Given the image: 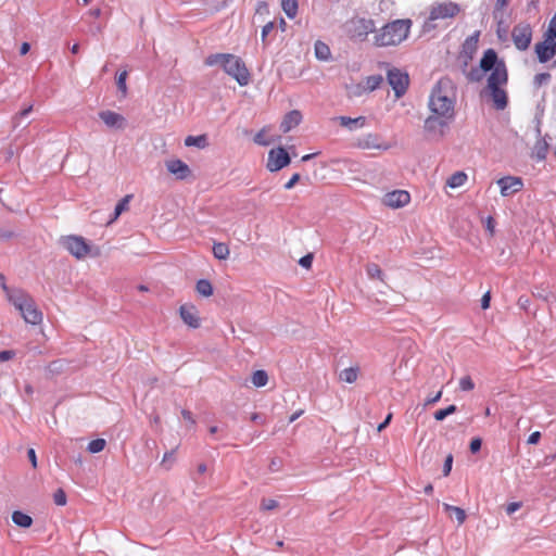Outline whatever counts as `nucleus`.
Segmentation results:
<instances>
[{
    "mask_svg": "<svg viewBox=\"0 0 556 556\" xmlns=\"http://www.w3.org/2000/svg\"><path fill=\"white\" fill-rule=\"evenodd\" d=\"M452 91L453 81L448 77H443L435 84L428 103L433 115L453 119L455 100Z\"/></svg>",
    "mask_w": 556,
    "mask_h": 556,
    "instance_id": "nucleus-1",
    "label": "nucleus"
},
{
    "mask_svg": "<svg viewBox=\"0 0 556 556\" xmlns=\"http://www.w3.org/2000/svg\"><path fill=\"white\" fill-rule=\"evenodd\" d=\"M206 66H220L223 71L232 77L240 86H247L250 81V72L245 63L238 55L231 53H212L204 60Z\"/></svg>",
    "mask_w": 556,
    "mask_h": 556,
    "instance_id": "nucleus-2",
    "label": "nucleus"
},
{
    "mask_svg": "<svg viewBox=\"0 0 556 556\" xmlns=\"http://www.w3.org/2000/svg\"><path fill=\"white\" fill-rule=\"evenodd\" d=\"M409 18L395 20L386 24L374 37L377 47L397 46L403 42L412 27Z\"/></svg>",
    "mask_w": 556,
    "mask_h": 556,
    "instance_id": "nucleus-3",
    "label": "nucleus"
},
{
    "mask_svg": "<svg viewBox=\"0 0 556 556\" xmlns=\"http://www.w3.org/2000/svg\"><path fill=\"white\" fill-rule=\"evenodd\" d=\"M9 302L21 313L24 320L31 325L42 321V313L37 307L34 299L21 289L9 293Z\"/></svg>",
    "mask_w": 556,
    "mask_h": 556,
    "instance_id": "nucleus-4",
    "label": "nucleus"
},
{
    "mask_svg": "<svg viewBox=\"0 0 556 556\" xmlns=\"http://www.w3.org/2000/svg\"><path fill=\"white\" fill-rule=\"evenodd\" d=\"M460 12V7L453 1H446L441 3H434L431 5L429 18L424 24V30L429 31L435 27L432 24L437 20L452 18Z\"/></svg>",
    "mask_w": 556,
    "mask_h": 556,
    "instance_id": "nucleus-5",
    "label": "nucleus"
},
{
    "mask_svg": "<svg viewBox=\"0 0 556 556\" xmlns=\"http://www.w3.org/2000/svg\"><path fill=\"white\" fill-rule=\"evenodd\" d=\"M372 31L375 22L370 18H354L346 24V33L353 40L364 41Z\"/></svg>",
    "mask_w": 556,
    "mask_h": 556,
    "instance_id": "nucleus-6",
    "label": "nucleus"
},
{
    "mask_svg": "<svg viewBox=\"0 0 556 556\" xmlns=\"http://www.w3.org/2000/svg\"><path fill=\"white\" fill-rule=\"evenodd\" d=\"M62 247L77 260L86 257L90 252V245L81 236H65L60 240Z\"/></svg>",
    "mask_w": 556,
    "mask_h": 556,
    "instance_id": "nucleus-7",
    "label": "nucleus"
},
{
    "mask_svg": "<svg viewBox=\"0 0 556 556\" xmlns=\"http://www.w3.org/2000/svg\"><path fill=\"white\" fill-rule=\"evenodd\" d=\"M533 29L527 22L516 24L511 30V39L517 50L526 51L532 41Z\"/></svg>",
    "mask_w": 556,
    "mask_h": 556,
    "instance_id": "nucleus-8",
    "label": "nucleus"
},
{
    "mask_svg": "<svg viewBox=\"0 0 556 556\" xmlns=\"http://www.w3.org/2000/svg\"><path fill=\"white\" fill-rule=\"evenodd\" d=\"M450 121L448 118L432 114L426 118L424 129L432 139L440 140L444 137Z\"/></svg>",
    "mask_w": 556,
    "mask_h": 556,
    "instance_id": "nucleus-9",
    "label": "nucleus"
},
{
    "mask_svg": "<svg viewBox=\"0 0 556 556\" xmlns=\"http://www.w3.org/2000/svg\"><path fill=\"white\" fill-rule=\"evenodd\" d=\"M387 79L397 99L406 93L409 85V77L407 73L393 67L388 71Z\"/></svg>",
    "mask_w": 556,
    "mask_h": 556,
    "instance_id": "nucleus-10",
    "label": "nucleus"
},
{
    "mask_svg": "<svg viewBox=\"0 0 556 556\" xmlns=\"http://www.w3.org/2000/svg\"><path fill=\"white\" fill-rule=\"evenodd\" d=\"M290 162L291 159L286 149L282 147H278L276 149H271L268 152V161L266 167L269 172L274 173L288 166Z\"/></svg>",
    "mask_w": 556,
    "mask_h": 556,
    "instance_id": "nucleus-11",
    "label": "nucleus"
},
{
    "mask_svg": "<svg viewBox=\"0 0 556 556\" xmlns=\"http://www.w3.org/2000/svg\"><path fill=\"white\" fill-rule=\"evenodd\" d=\"M543 39V41L538 42L534 46V52L538 61L542 64L547 63L556 55V38L552 40H548L547 38Z\"/></svg>",
    "mask_w": 556,
    "mask_h": 556,
    "instance_id": "nucleus-12",
    "label": "nucleus"
},
{
    "mask_svg": "<svg viewBox=\"0 0 556 556\" xmlns=\"http://www.w3.org/2000/svg\"><path fill=\"white\" fill-rule=\"evenodd\" d=\"M486 88L503 87L508 81V72L505 62H501L496 68L490 71Z\"/></svg>",
    "mask_w": 556,
    "mask_h": 556,
    "instance_id": "nucleus-13",
    "label": "nucleus"
},
{
    "mask_svg": "<svg viewBox=\"0 0 556 556\" xmlns=\"http://www.w3.org/2000/svg\"><path fill=\"white\" fill-rule=\"evenodd\" d=\"M410 200V195L405 190H393L388 192L383 198V203L392 208H399L406 205Z\"/></svg>",
    "mask_w": 556,
    "mask_h": 556,
    "instance_id": "nucleus-14",
    "label": "nucleus"
},
{
    "mask_svg": "<svg viewBox=\"0 0 556 556\" xmlns=\"http://www.w3.org/2000/svg\"><path fill=\"white\" fill-rule=\"evenodd\" d=\"M501 188V194L507 197L521 190L523 187L522 179L519 177L506 176L497 180Z\"/></svg>",
    "mask_w": 556,
    "mask_h": 556,
    "instance_id": "nucleus-15",
    "label": "nucleus"
},
{
    "mask_svg": "<svg viewBox=\"0 0 556 556\" xmlns=\"http://www.w3.org/2000/svg\"><path fill=\"white\" fill-rule=\"evenodd\" d=\"M167 170L176 177V179L185 180L191 176V169L187 163L181 160L175 159L166 161L165 163Z\"/></svg>",
    "mask_w": 556,
    "mask_h": 556,
    "instance_id": "nucleus-16",
    "label": "nucleus"
},
{
    "mask_svg": "<svg viewBox=\"0 0 556 556\" xmlns=\"http://www.w3.org/2000/svg\"><path fill=\"white\" fill-rule=\"evenodd\" d=\"M99 117L110 128L124 129L126 126L125 117L114 111H101Z\"/></svg>",
    "mask_w": 556,
    "mask_h": 556,
    "instance_id": "nucleus-17",
    "label": "nucleus"
},
{
    "mask_svg": "<svg viewBox=\"0 0 556 556\" xmlns=\"http://www.w3.org/2000/svg\"><path fill=\"white\" fill-rule=\"evenodd\" d=\"M179 314L185 324H187L191 328L200 327V318L198 314V309L194 305L184 304L179 308Z\"/></svg>",
    "mask_w": 556,
    "mask_h": 556,
    "instance_id": "nucleus-18",
    "label": "nucleus"
},
{
    "mask_svg": "<svg viewBox=\"0 0 556 556\" xmlns=\"http://www.w3.org/2000/svg\"><path fill=\"white\" fill-rule=\"evenodd\" d=\"M356 146L361 149H377L383 151L390 148L389 144L380 143V136L378 134L371 132L358 138Z\"/></svg>",
    "mask_w": 556,
    "mask_h": 556,
    "instance_id": "nucleus-19",
    "label": "nucleus"
},
{
    "mask_svg": "<svg viewBox=\"0 0 556 556\" xmlns=\"http://www.w3.org/2000/svg\"><path fill=\"white\" fill-rule=\"evenodd\" d=\"M490 91L493 105L497 111H503L507 108L508 97L503 87L486 88Z\"/></svg>",
    "mask_w": 556,
    "mask_h": 556,
    "instance_id": "nucleus-20",
    "label": "nucleus"
},
{
    "mask_svg": "<svg viewBox=\"0 0 556 556\" xmlns=\"http://www.w3.org/2000/svg\"><path fill=\"white\" fill-rule=\"evenodd\" d=\"M501 62L504 61L498 59L497 53L493 49H488L480 60V68L486 73L496 68Z\"/></svg>",
    "mask_w": 556,
    "mask_h": 556,
    "instance_id": "nucleus-21",
    "label": "nucleus"
},
{
    "mask_svg": "<svg viewBox=\"0 0 556 556\" xmlns=\"http://www.w3.org/2000/svg\"><path fill=\"white\" fill-rule=\"evenodd\" d=\"M302 121V114L298 110L290 111L287 113L281 122L280 129L283 132L290 131L292 128L296 127Z\"/></svg>",
    "mask_w": 556,
    "mask_h": 556,
    "instance_id": "nucleus-22",
    "label": "nucleus"
},
{
    "mask_svg": "<svg viewBox=\"0 0 556 556\" xmlns=\"http://www.w3.org/2000/svg\"><path fill=\"white\" fill-rule=\"evenodd\" d=\"M339 122L341 126L348 127L350 130L362 128L366 125V117L358 116L356 118L340 116Z\"/></svg>",
    "mask_w": 556,
    "mask_h": 556,
    "instance_id": "nucleus-23",
    "label": "nucleus"
},
{
    "mask_svg": "<svg viewBox=\"0 0 556 556\" xmlns=\"http://www.w3.org/2000/svg\"><path fill=\"white\" fill-rule=\"evenodd\" d=\"M12 521L17 527L25 528V529L29 528L33 525V518L29 515H27L21 510L13 511Z\"/></svg>",
    "mask_w": 556,
    "mask_h": 556,
    "instance_id": "nucleus-24",
    "label": "nucleus"
},
{
    "mask_svg": "<svg viewBox=\"0 0 556 556\" xmlns=\"http://www.w3.org/2000/svg\"><path fill=\"white\" fill-rule=\"evenodd\" d=\"M186 147H197L199 149H204L208 146V139L206 135L199 136H188L185 139Z\"/></svg>",
    "mask_w": 556,
    "mask_h": 556,
    "instance_id": "nucleus-25",
    "label": "nucleus"
},
{
    "mask_svg": "<svg viewBox=\"0 0 556 556\" xmlns=\"http://www.w3.org/2000/svg\"><path fill=\"white\" fill-rule=\"evenodd\" d=\"M315 55L320 61H327L331 56L330 48L323 41H316Z\"/></svg>",
    "mask_w": 556,
    "mask_h": 556,
    "instance_id": "nucleus-26",
    "label": "nucleus"
},
{
    "mask_svg": "<svg viewBox=\"0 0 556 556\" xmlns=\"http://www.w3.org/2000/svg\"><path fill=\"white\" fill-rule=\"evenodd\" d=\"M443 508L450 515L454 514L458 525H463L465 522V520H466V513H465V510L463 508L457 507V506H453V505H450V504H446V503L443 504Z\"/></svg>",
    "mask_w": 556,
    "mask_h": 556,
    "instance_id": "nucleus-27",
    "label": "nucleus"
},
{
    "mask_svg": "<svg viewBox=\"0 0 556 556\" xmlns=\"http://www.w3.org/2000/svg\"><path fill=\"white\" fill-rule=\"evenodd\" d=\"M281 7L289 18H294L298 14V0H282Z\"/></svg>",
    "mask_w": 556,
    "mask_h": 556,
    "instance_id": "nucleus-28",
    "label": "nucleus"
},
{
    "mask_svg": "<svg viewBox=\"0 0 556 556\" xmlns=\"http://www.w3.org/2000/svg\"><path fill=\"white\" fill-rule=\"evenodd\" d=\"M467 180V175L464 172H455L447 179L446 185L451 188H458L463 186Z\"/></svg>",
    "mask_w": 556,
    "mask_h": 556,
    "instance_id": "nucleus-29",
    "label": "nucleus"
},
{
    "mask_svg": "<svg viewBox=\"0 0 556 556\" xmlns=\"http://www.w3.org/2000/svg\"><path fill=\"white\" fill-rule=\"evenodd\" d=\"M195 290L202 296H211L213 294V286L207 279H200L197 282Z\"/></svg>",
    "mask_w": 556,
    "mask_h": 556,
    "instance_id": "nucleus-30",
    "label": "nucleus"
},
{
    "mask_svg": "<svg viewBox=\"0 0 556 556\" xmlns=\"http://www.w3.org/2000/svg\"><path fill=\"white\" fill-rule=\"evenodd\" d=\"M229 248L226 243L215 242L213 245V254L217 260H226L229 256Z\"/></svg>",
    "mask_w": 556,
    "mask_h": 556,
    "instance_id": "nucleus-31",
    "label": "nucleus"
},
{
    "mask_svg": "<svg viewBox=\"0 0 556 556\" xmlns=\"http://www.w3.org/2000/svg\"><path fill=\"white\" fill-rule=\"evenodd\" d=\"M548 151V144L545 140H539L535 143L533 155L538 161H544Z\"/></svg>",
    "mask_w": 556,
    "mask_h": 556,
    "instance_id": "nucleus-32",
    "label": "nucleus"
},
{
    "mask_svg": "<svg viewBox=\"0 0 556 556\" xmlns=\"http://www.w3.org/2000/svg\"><path fill=\"white\" fill-rule=\"evenodd\" d=\"M358 375V369L354 367L345 368L341 370L339 378L341 381L353 383L356 381Z\"/></svg>",
    "mask_w": 556,
    "mask_h": 556,
    "instance_id": "nucleus-33",
    "label": "nucleus"
},
{
    "mask_svg": "<svg viewBox=\"0 0 556 556\" xmlns=\"http://www.w3.org/2000/svg\"><path fill=\"white\" fill-rule=\"evenodd\" d=\"M366 273L370 279H379L383 281L384 274L376 263H369L366 265Z\"/></svg>",
    "mask_w": 556,
    "mask_h": 556,
    "instance_id": "nucleus-34",
    "label": "nucleus"
},
{
    "mask_svg": "<svg viewBox=\"0 0 556 556\" xmlns=\"http://www.w3.org/2000/svg\"><path fill=\"white\" fill-rule=\"evenodd\" d=\"M267 382H268V375H267V372L265 370L258 369V370L253 372V375H252V383L256 388H262V387L266 386Z\"/></svg>",
    "mask_w": 556,
    "mask_h": 556,
    "instance_id": "nucleus-35",
    "label": "nucleus"
},
{
    "mask_svg": "<svg viewBox=\"0 0 556 556\" xmlns=\"http://www.w3.org/2000/svg\"><path fill=\"white\" fill-rule=\"evenodd\" d=\"M131 199V195L128 194L126 195L125 198H123L121 201H118V203L116 204L115 208H114V214H113V217L112 219L110 220V223L114 222L115 219L118 218V216L128 208V203H129V200Z\"/></svg>",
    "mask_w": 556,
    "mask_h": 556,
    "instance_id": "nucleus-36",
    "label": "nucleus"
},
{
    "mask_svg": "<svg viewBox=\"0 0 556 556\" xmlns=\"http://www.w3.org/2000/svg\"><path fill=\"white\" fill-rule=\"evenodd\" d=\"M456 412H457V406H456V405H454V404H452V405H450V406H447V407H445V408H443V409H439V410H437V412L434 413V415H433V416H434V419H435L437 421H442V420H444L447 416H450V415H452V414H454V413H456Z\"/></svg>",
    "mask_w": 556,
    "mask_h": 556,
    "instance_id": "nucleus-37",
    "label": "nucleus"
},
{
    "mask_svg": "<svg viewBox=\"0 0 556 556\" xmlns=\"http://www.w3.org/2000/svg\"><path fill=\"white\" fill-rule=\"evenodd\" d=\"M105 440L104 439H94V440H91L87 446V451L91 454H96V453H99L101 451H103V448L105 447Z\"/></svg>",
    "mask_w": 556,
    "mask_h": 556,
    "instance_id": "nucleus-38",
    "label": "nucleus"
},
{
    "mask_svg": "<svg viewBox=\"0 0 556 556\" xmlns=\"http://www.w3.org/2000/svg\"><path fill=\"white\" fill-rule=\"evenodd\" d=\"M383 81V77L381 75H371L366 78V88L369 91H374L380 87Z\"/></svg>",
    "mask_w": 556,
    "mask_h": 556,
    "instance_id": "nucleus-39",
    "label": "nucleus"
},
{
    "mask_svg": "<svg viewBox=\"0 0 556 556\" xmlns=\"http://www.w3.org/2000/svg\"><path fill=\"white\" fill-rule=\"evenodd\" d=\"M543 38L548 40L556 39V13L549 20L547 29L543 34Z\"/></svg>",
    "mask_w": 556,
    "mask_h": 556,
    "instance_id": "nucleus-40",
    "label": "nucleus"
},
{
    "mask_svg": "<svg viewBox=\"0 0 556 556\" xmlns=\"http://www.w3.org/2000/svg\"><path fill=\"white\" fill-rule=\"evenodd\" d=\"M127 75H128V73L126 71H124V72L119 73L116 78L117 89L123 93V96H126V93H127V85H126Z\"/></svg>",
    "mask_w": 556,
    "mask_h": 556,
    "instance_id": "nucleus-41",
    "label": "nucleus"
},
{
    "mask_svg": "<svg viewBox=\"0 0 556 556\" xmlns=\"http://www.w3.org/2000/svg\"><path fill=\"white\" fill-rule=\"evenodd\" d=\"M551 78L552 76L547 72L539 73L534 76L533 84L535 87H541L542 85L549 83Z\"/></svg>",
    "mask_w": 556,
    "mask_h": 556,
    "instance_id": "nucleus-42",
    "label": "nucleus"
},
{
    "mask_svg": "<svg viewBox=\"0 0 556 556\" xmlns=\"http://www.w3.org/2000/svg\"><path fill=\"white\" fill-rule=\"evenodd\" d=\"M459 389L462 391H471L475 389V382L470 378V376H464L459 380Z\"/></svg>",
    "mask_w": 556,
    "mask_h": 556,
    "instance_id": "nucleus-43",
    "label": "nucleus"
},
{
    "mask_svg": "<svg viewBox=\"0 0 556 556\" xmlns=\"http://www.w3.org/2000/svg\"><path fill=\"white\" fill-rule=\"evenodd\" d=\"M54 504L58 506H64L67 502V497L63 489H58L53 494Z\"/></svg>",
    "mask_w": 556,
    "mask_h": 556,
    "instance_id": "nucleus-44",
    "label": "nucleus"
},
{
    "mask_svg": "<svg viewBox=\"0 0 556 556\" xmlns=\"http://www.w3.org/2000/svg\"><path fill=\"white\" fill-rule=\"evenodd\" d=\"M482 73L483 71L480 67H472L467 74V77L470 81H479L483 76Z\"/></svg>",
    "mask_w": 556,
    "mask_h": 556,
    "instance_id": "nucleus-45",
    "label": "nucleus"
},
{
    "mask_svg": "<svg viewBox=\"0 0 556 556\" xmlns=\"http://www.w3.org/2000/svg\"><path fill=\"white\" fill-rule=\"evenodd\" d=\"M278 507V502L273 498H263L261 502V508L263 510H273Z\"/></svg>",
    "mask_w": 556,
    "mask_h": 556,
    "instance_id": "nucleus-46",
    "label": "nucleus"
},
{
    "mask_svg": "<svg viewBox=\"0 0 556 556\" xmlns=\"http://www.w3.org/2000/svg\"><path fill=\"white\" fill-rule=\"evenodd\" d=\"M453 455L448 454L443 464V476H448L452 470Z\"/></svg>",
    "mask_w": 556,
    "mask_h": 556,
    "instance_id": "nucleus-47",
    "label": "nucleus"
},
{
    "mask_svg": "<svg viewBox=\"0 0 556 556\" xmlns=\"http://www.w3.org/2000/svg\"><path fill=\"white\" fill-rule=\"evenodd\" d=\"M482 440L480 438H473L470 441L469 450L471 453H478L481 450Z\"/></svg>",
    "mask_w": 556,
    "mask_h": 556,
    "instance_id": "nucleus-48",
    "label": "nucleus"
},
{
    "mask_svg": "<svg viewBox=\"0 0 556 556\" xmlns=\"http://www.w3.org/2000/svg\"><path fill=\"white\" fill-rule=\"evenodd\" d=\"M479 31H476L472 36L468 37L464 43V48H476L478 42Z\"/></svg>",
    "mask_w": 556,
    "mask_h": 556,
    "instance_id": "nucleus-49",
    "label": "nucleus"
},
{
    "mask_svg": "<svg viewBox=\"0 0 556 556\" xmlns=\"http://www.w3.org/2000/svg\"><path fill=\"white\" fill-rule=\"evenodd\" d=\"M441 397H442V390H440L439 392H437L433 395L428 396L425 401V406L435 404L437 402H439L441 400Z\"/></svg>",
    "mask_w": 556,
    "mask_h": 556,
    "instance_id": "nucleus-50",
    "label": "nucleus"
},
{
    "mask_svg": "<svg viewBox=\"0 0 556 556\" xmlns=\"http://www.w3.org/2000/svg\"><path fill=\"white\" fill-rule=\"evenodd\" d=\"M275 28V24L274 22H268L266 23L263 28H262V40L263 42H265L266 40V37L269 35L270 31H273V29Z\"/></svg>",
    "mask_w": 556,
    "mask_h": 556,
    "instance_id": "nucleus-51",
    "label": "nucleus"
},
{
    "mask_svg": "<svg viewBox=\"0 0 556 556\" xmlns=\"http://www.w3.org/2000/svg\"><path fill=\"white\" fill-rule=\"evenodd\" d=\"M313 263V255L311 253L302 256L299 261V264L304 268H309Z\"/></svg>",
    "mask_w": 556,
    "mask_h": 556,
    "instance_id": "nucleus-52",
    "label": "nucleus"
},
{
    "mask_svg": "<svg viewBox=\"0 0 556 556\" xmlns=\"http://www.w3.org/2000/svg\"><path fill=\"white\" fill-rule=\"evenodd\" d=\"M14 356H15V352L13 350L0 351V363L10 361Z\"/></svg>",
    "mask_w": 556,
    "mask_h": 556,
    "instance_id": "nucleus-53",
    "label": "nucleus"
},
{
    "mask_svg": "<svg viewBox=\"0 0 556 556\" xmlns=\"http://www.w3.org/2000/svg\"><path fill=\"white\" fill-rule=\"evenodd\" d=\"M485 229L490 232L491 236L494 235L495 231V220L492 216H488L485 219Z\"/></svg>",
    "mask_w": 556,
    "mask_h": 556,
    "instance_id": "nucleus-54",
    "label": "nucleus"
},
{
    "mask_svg": "<svg viewBox=\"0 0 556 556\" xmlns=\"http://www.w3.org/2000/svg\"><path fill=\"white\" fill-rule=\"evenodd\" d=\"M301 176L299 173H295L291 176V178L286 182L285 189L289 190L294 187V185L300 180Z\"/></svg>",
    "mask_w": 556,
    "mask_h": 556,
    "instance_id": "nucleus-55",
    "label": "nucleus"
},
{
    "mask_svg": "<svg viewBox=\"0 0 556 556\" xmlns=\"http://www.w3.org/2000/svg\"><path fill=\"white\" fill-rule=\"evenodd\" d=\"M254 142L260 144V146H268L269 144V142L265 139V135H264L263 130L258 131L255 135Z\"/></svg>",
    "mask_w": 556,
    "mask_h": 556,
    "instance_id": "nucleus-56",
    "label": "nucleus"
},
{
    "mask_svg": "<svg viewBox=\"0 0 556 556\" xmlns=\"http://www.w3.org/2000/svg\"><path fill=\"white\" fill-rule=\"evenodd\" d=\"M31 111H33V105H29L26 109L22 110L20 113H17L14 117L15 126L17 125V123H16L17 119L28 116Z\"/></svg>",
    "mask_w": 556,
    "mask_h": 556,
    "instance_id": "nucleus-57",
    "label": "nucleus"
},
{
    "mask_svg": "<svg viewBox=\"0 0 556 556\" xmlns=\"http://www.w3.org/2000/svg\"><path fill=\"white\" fill-rule=\"evenodd\" d=\"M521 507V503L520 502H511L507 505L506 507V513L508 515H511L514 514L515 511H517L519 508Z\"/></svg>",
    "mask_w": 556,
    "mask_h": 556,
    "instance_id": "nucleus-58",
    "label": "nucleus"
},
{
    "mask_svg": "<svg viewBox=\"0 0 556 556\" xmlns=\"http://www.w3.org/2000/svg\"><path fill=\"white\" fill-rule=\"evenodd\" d=\"M175 453H176V448H173L172 451L166 452L163 456L162 464L166 465L167 463H173Z\"/></svg>",
    "mask_w": 556,
    "mask_h": 556,
    "instance_id": "nucleus-59",
    "label": "nucleus"
},
{
    "mask_svg": "<svg viewBox=\"0 0 556 556\" xmlns=\"http://www.w3.org/2000/svg\"><path fill=\"white\" fill-rule=\"evenodd\" d=\"M541 439V432L534 431L528 437V444H538Z\"/></svg>",
    "mask_w": 556,
    "mask_h": 556,
    "instance_id": "nucleus-60",
    "label": "nucleus"
},
{
    "mask_svg": "<svg viewBox=\"0 0 556 556\" xmlns=\"http://www.w3.org/2000/svg\"><path fill=\"white\" fill-rule=\"evenodd\" d=\"M27 456H28L29 462L31 463V466L34 468H36L37 467V456H36L35 450L34 448H29L27 451Z\"/></svg>",
    "mask_w": 556,
    "mask_h": 556,
    "instance_id": "nucleus-61",
    "label": "nucleus"
},
{
    "mask_svg": "<svg viewBox=\"0 0 556 556\" xmlns=\"http://www.w3.org/2000/svg\"><path fill=\"white\" fill-rule=\"evenodd\" d=\"M508 4V0H496L494 17H497V11L503 10Z\"/></svg>",
    "mask_w": 556,
    "mask_h": 556,
    "instance_id": "nucleus-62",
    "label": "nucleus"
},
{
    "mask_svg": "<svg viewBox=\"0 0 556 556\" xmlns=\"http://www.w3.org/2000/svg\"><path fill=\"white\" fill-rule=\"evenodd\" d=\"M502 24H503V22L498 21L496 33H497V36L500 39L506 38V35H507V28L502 27Z\"/></svg>",
    "mask_w": 556,
    "mask_h": 556,
    "instance_id": "nucleus-63",
    "label": "nucleus"
},
{
    "mask_svg": "<svg viewBox=\"0 0 556 556\" xmlns=\"http://www.w3.org/2000/svg\"><path fill=\"white\" fill-rule=\"evenodd\" d=\"M181 415L184 417L185 420L189 421L191 425H194L195 424V420L192 416V413L188 409H182L181 410Z\"/></svg>",
    "mask_w": 556,
    "mask_h": 556,
    "instance_id": "nucleus-64",
    "label": "nucleus"
}]
</instances>
